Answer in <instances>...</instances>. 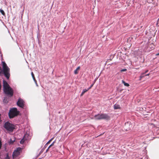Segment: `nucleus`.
Listing matches in <instances>:
<instances>
[{"mask_svg":"<svg viewBox=\"0 0 159 159\" xmlns=\"http://www.w3.org/2000/svg\"><path fill=\"white\" fill-rule=\"evenodd\" d=\"M114 108L115 109H120V105L115 104L114 105Z\"/></svg>","mask_w":159,"mask_h":159,"instance_id":"10","label":"nucleus"},{"mask_svg":"<svg viewBox=\"0 0 159 159\" xmlns=\"http://www.w3.org/2000/svg\"><path fill=\"white\" fill-rule=\"evenodd\" d=\"M19 112L17 110L16 108H12L10 109L8 116L10 119L12 118L18 116Z\"/></svg>","mask_w":159,"mask_h":159,"instance_id":"4","label":"nucleus"},{"mask_svg":"<svg viewBox=\"0 0 159 159\" xmlns=\"http://www.w3.org/2000/svg\"><path fill=\"white\" fill-rule=\"evenodd\" d=\"M3 86L4 93L9 97L12 96L14 93L13 90L10 87L6 81L5 80H3Z\"/></svg>","mask_w":159,"mask_h":159,"instance_id":"1","label":"nucleus"},{"mask_svg":"<svg viewBox=\"0 0 159 159\" xmlns=\"http://www.w3.org/2000/svg\"><path fill=\"white\" fill-rule=\"evenodd\" d=\"M89 90L88 89H84L83 90L82 92L80 95V96H83V95L84 94V93L87 92Z\"/></svg>","mask_w":159,"mask_h":159,"instance_id":"12","label":"nucleus"},{"mask_svg":"<svg viewBox=\"0 0 159 159\" xmlns=\"http://www.w3.org/2000/svg\"><path fill=\"white\" fill-rule=\"evenodd\" d=\"M49 149V148H48V149H47V150H46V152H47L48 151Z\"/></svg>","mask_w":159,"mask_h":159,"instance_id":"29","label":"nucleus"},{"mask_svg":"<svg viewBox=\"0 0 159 159\" xmlns=\"http://www.w3.org/2000/svg\"><path fill=\"white\" fill-rule=\"evenodd\" d=\"M22 151V148L18 147L16 150H15L13 152L12 154V157L13 159H16L21 153Z\"/></svg>","mask_w":159,"mask_h":159,"instance_id":"6","label":"nucleus"},{"mask_svg":"<svg viewBox=\"0 0 159 159\" xmlns=\"http://www.w3.org/2000/svg\"><path fill=\"white\" fill-rule=\"evenodd\" d=\"M24 101L22 99L20 98L17 102V104L19 107L23 108L24 107Z\"/></svg>","mask_w":159,"mask_h":159,"instance_id":"7","label":"nucleus"},{"mask_svg":"<svg viewBox=\"0 0 159 159\" xmlns=\"http://www.w3.org/2000/svg\"><path fill=\"white\" fill-rule=\"evenodd\" d=\"M144 73H142L141 74V75L140 76V80L145 76V75H144Z\"/></svg>","mask_w":159,"mask_h":159,"instance_id":"18","label":"nucleus"},{"mask_svg":"<svg viewBox=\"0 0 159 159\" xmlns=\"http://www.w3.org/2000/svg\"><path fill=\"white\" fill-rule=\"evenodd\" d=\"M132 127V125L129 122H126L125 124V128L126 131H128Z\"/></svg>","mask_w":159,"mask_h":159,"instance_id":"8","label":"nucleus"},{"mask_svg":"<svg viewBox=\"0 0 159 159\" xmlns=\"http://www.w3.org/2000/svg\"><path fill=\"white\" fill-rule=\"evenodd\" d=\"M25 135H27V136H26L25 138V139L26 140L28 139V138L29 137V135L27 134H25Z\"/></svg>","mask_w":159,"mask_h":159,"instance_id":"21","label":"nucleus"},{"mask_svg":"<svg viewBox=\"0 0 159 159\" xmlns=\"http://www.w3.org/2000/svg\"><path fill=\"white\" fill-rule=\"evenodd\" d=\"M122 83L124 84L125 86H126L127 87H129V84H128L127 83H125V82L123 80H122Z\"/></svg>","mask_w":159,"mask_h":159,"instance_id":"14","label":"nucleus"},{"mask_svg":"<svg viewBox=\"0 0 159 159\" xmlns=\"http://www.w3.org/2000/svg\"><path fill=\"white\" fill-rule=\"evenodd\" d=\"M55 143V141H54L51 145L52 146L54 145V143Z\"/></svg>","mask_w":159,"mask_h":159,"instance_id":"25","label":"nucleus"},{"mask_svg":"<svg viewBox=\"0 0 159 159\" xmlns=\"http://www.w3.org/2000/svg\"><path fill=\"white\" fill-rule=\"evenodd\" d=\"M51 148V147L49 146L48 147V148H49H49Z\"/></svg>","mask_w":159,"mask_h":159,"instance_id":"31","label":"nucleus"},{"mask_svg":"<svg viewBox=\"0 0 159 159\" xmlns=\"http://www.w3.org/2000/svg\"><path fill=\"white\" fill-rule=\"evenodd\" d=\"M93 84H92L90 86L88 89L89 90V89H91V88L93 87Z\"/></svg>","mask_w":159,"mask_h":159,"instance_id":"23","label":"nucleus"},{"mask_svg":"<svg viewBox=\"0 0 159 159\" xmlns=\"http://www.w3.org/2000/svg\"><path fill=\"white\" fill-rule=\"evenodd\" d=\"M156 56H159V53H158L157 54H156Z\"/></svg>","mask_w":159,"mask_h":159,"instance_id":"30","label":"nucleus"},{"mask_svg":"<svg viewBox=\"0 0 159 159\" xmlns=\"http://www.w3.org/2000/svg\"><path fill=\"white\" fill-rule=\"evenodd\" d=\"M3 127L7 131L12 132L15 129V126L13 124L10 123L9 121H7L4 124Z\"/></svg>","mask_w":159,"mask_h":159,"instance_id":"5","label":"nucleus"},{"mask_svg":"<svg viewBox=\"0 0 159 159\" xmlns=\"http://www.w3.org/2000/svg\"><path fill=\"white\" fill-rule=\"evenodd\" d=\"M93 119L96 120H101L103 119L109 120L110 119V117L107 114H98L95 115L94 116V118H92V119Z\"/></svg>","mask_w":159,"mask_h":159,"instance_id":"2","label":"nucleus"},{"mask_svg":"<svg viewBox=\"0 0 159 159\" xmlns=\"http://www.w3.org/2000/svg\"><path fill=\"white\" fill-rule=\"evenodd\" d=\"M150 74H148L147 75H145V76H149V75Z\"/></svg>","mask_w":159,"mask_h":159,"instance_id":"28","label":"nucleus"},{"mask_svg":"<svg viewBox=\"0 0 159 159\" xmlns=\"http://www.w3.org/2000/svg\"><path fill=\"white\" fill-rule=\"evenodd\" d=\"M54 138H52L51 139H50L45 145L44 147H45L46 145L49 144L50 142L52 141V140Z\"/></svg>","mask_w":159,"mask_h":159,"instance_id":"15","label":"nucleus"},{"mask_svg":"<svg viewBox=\"0 0 159 159\" xmlns=\"http://www.w3.org/2000/svg\"><path fill=\"white\" fill-rule=\"evenodd\" d=\"M80 69V66L77 67L76 69L75 70L74 73L75 74H77L78 73Z\"/></svg>","mask_w":159,"mask_h":159,"instance_id":"9","label":"nucleus"},{"mask_svg":"<svg viewBox=\"0 0 159 159\" xmlns=\"http://www.w3.org/2000/svg\"><path fill=\"white\" fill-rule=\"evenodd\" d=\"M26 136H27V135H25L23 138L20 141V144H22L24 143L25 141L26 140L25 139V138Z\"/></svg>","mask_w":159,"mask_h":159,"instance_id":"11","label":"nucleus"},{"mask_svg":"<svg viewBox=\"0 0 159 159\" xmlns=\"http://www.w3.org/2000/svg\"><path fill=\"white\" fill-rule=\"evenodd\" d=\"M3 66V73L4 76L6 77L7 79H8L10 76V69L7 66L5 62H2Z\"/></svg>","mask_w":159,"mask_h":159,"instance_id":"3","label":"nucleus"},{"mask_svg":"<svg viewBox=\"0 0 159 159\" xmlns=\"http://www.w3.org/2000/svg\"><path fill=\"white\" fill-rule=\"evenodd\" d=\"M50 146L51 147L52 146L51 145H50Z\"/></svg>","mask_w":159,"mask_h":159,"instance_id":"32","label":"nucleus"},{"mask_svg":"<svg viewBox=\"0 0 159 159\" xmlns=\"http://www.w3.org/2000/svg\"><path fill=\"white\" fill-rule=\"evenodd\" d=\"M0 12L4 16H5V13L4 12L3 10H2V9H0Z\"/></svg>","mask_w":159,"mask_h":159,"instance_id":"16","label":"nucleus"},{"mask_svg":"<svg viewBox=\"0 0 159 159\" xmlns=\"http://www.w3.org/2000/svg\"><path fill=\"white\" fill-rule=\"evenodd\" d=\"M148 70H146L145 72L144 73V74L146 73H147L148 72Z\"/></svg>","mask_w":159,"mask_h":159,"instance_id":"27","label":"nucleus"},{"mask_svg":"<svg viewBox=\"0 0 159 159\" xmlns=\"http://www.w3.org/2000/svg\"><path fill=\"white\" fill-rule=\"evenodd\" d=\"M2 146V143L1 141L0 140V149L1 148Z\"/></svg>","mask_w":159,"mask_h":159,"instance_id":"26","label":"nucleus"},{"mask_svg":"<svg viewBox=\"0 0 159 159\" xmlns=\"http://www.w3.org/2000/svg\"><path fill=\"white\" fill-rule=\"evenodd\" d=\"M127 70L126 69H123L121 70V72L126 71Z\"/></svg>","mask_w":159,"mask_h":159,"instance_id":"22","label":"nucleus"},{"mask_svg":"<svg viewBox=\"0 0 159 159\" xmlns=\"http://www.w3.org/2000/svg\"><path fill=\"white\" fill-rule=\"evenodd\" d=\"M3 102L4 103H7L8 102V101L7 100V97L4 98L3 99Z\"/></svg>","mask_w":159,"mask_h":159,"instance_id":"17","label":"nucleus"},{"mask_svg":"<svg viewBox=\"0 0 159 159\" xmlns=\"http://www.w3.org/2000/svg\"><path fill=\"white\" fill-rule=\"evenodd\" d=\"M31 74V75H32V76L33 79L34 80V82H35V83L36 84H37V81L35 79V77L34 76V74L33 72H32Z\"/></svg>","mask_w":159,"mask_h":159,"instance_id":"13","label":"nucleus"},{"mask_svg":"<svg viewBox=\"0 0 159 159\" xmlns=\"http://www.w3.org/2000/svg\"><path fill=\"white\" fill-rule=\"evenodd\" d=\"M10 157L9 156L8 154L7 153L6 154V156L5 158V159H10Z\"/></svg>","mask_w":159,"mask_h":159,"instance_id":"19","label":"nucleus"},{"mask_svg":"<svg viewBox=\"0 0 159 159\" xmlns=\"http://www.w3.org/2000/svg\"><path fill=\"white\" fill-rule=\"evenodd\" d=\"M2 69H1V67L0 66V74H1L2 73Z\"/></svg>","mask_w":159,"mask_h":159,"instance_id":"24","label":"nucleus"},{"mask_svg":"<svg viewBox=\"0 0 159 159\" xmlns=\"http://www.w3.org/2000/svg\"><path fill=\"white\" fill-rule=\"evenodd\" d=\"M151 47L153 48V49H154V48H153L154 47V44H150V45H149V47L150 48H151Z\"/></svg>","mask_w":159,"mask_h":159,"instance_id":"20","label":"nucleus"},{"mask_svg":"<svg viewBox=\"0 0 159 159\" xmlns=\"http://www.w3.org/2000/svg\"><path fill=\"white\" fill-rule=\"evenodd\" d=\"M39 159H41V158H39Z\"/></svg>","mask_w":159,"mask_h":159,"instance_id":"33","label":"nucleus"}]
</instances>
